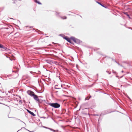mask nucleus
Instances as JSON below:
<instances>
[{"label":"nucleus","mask_w":132,"mask_h":132,"mask_svg":"<svg viewBox=\"0 0 132 132\" xmlns=\"http://www.w3.org/2000/svg\"><path fill=\"white\" fill-rule=\"evenodd\" d=\"M113 73H116V72H114V71H113Z\"/></svg>","instance_id":"obj_15"},{"label":"nucleus","mask_w":132,"mask_h":132,"mask_svg":"<svg viewBox=\"0 0 132 132\" xmlns=\"http://www.w3.org/2000/svg\"><path fill=\"white\" fill-rule=\"evenodd\" d=\"M64 18H63L62 17V18L63 19H65L67 18V17L66 16H64Z\"/></svg>","instance_id":"obj_12"},{"label":"nucleus","mask_w":132,"mask_h":132,"mask_svg":"<svg viewBox=\"0 0 132 132\" xmlns=\"http://www.w3.org/2000/svg\"><path fill=\"white\" fill-rule=\"evenodd\" d=\"M124 14H126L128 16L129 18H130L129 16V14H127L126 12L124 13Z\"/></svg>","instance_id":"obj_11"},{"label":"nucleus","mask_w":132,"mask_h":132,"mask_svg":"<svg viewBox=\"0 0 132 132\" xmlns=\"http://www.w3.org/2000/svg\"><path fill=\"white\" fill-rule=\"evenodd\" d=\"M35 2L37 3H38V4H41V3H40L39 2H38L37 0H35Z\"/></svg>","instance_id":"obj_10"},{"label":"nucleus","mask_w":132,"mask_h":132,"mask_svg":"<svg viewBox=\"0 0 132 132\" xmlns=\"http://www.w3.org/2000/svg\"><path fill=\"white\" fill-rule=\"evenodd\" d=\"M94 115H95V116H98V115H96V114H94Z\"/></svg>","instance_id":"obj_16"},{"label":"nucleus","mask_w":132,"mask_h":132,"mask_svg":"<svg viewBox=\"0 0 132 132\" xmlns=\"http://www.w3.org/2000/svg\"><path fill=\"white\" fill-rule=\"evenodd\" d=\"M121 72H123V71H122Z\"/></svg>","instance_id":"obj_18"},{"label":"nucleus","mask_w":132,"mask_h":132,"mask_svg":"<svg viewBox=\"0 0 132 132\" xmlns=\"http://www.w3.org/2000/svg\"><path fill=\"white\" fill-rule=\"evenodd\" d=\"M27 93L28 95L31 96H32L33 95V94H34V93L33 92L30 90H28L27 91Z\"/></svg>","instance_id":"obj_4"},{"label":"nucleus","mask_w":132,"mask_h":132,"mask_svg":"<svg viewBox=\"0 0 132 132\" xmlns=\"http://www.w3.org/2000/svg\"><path fill=\"white\" fill-rule=\"evenodd\" d=\"M64 38L67 40L68 42H70V43H71V41L70 39L68 38L67 36L65 37Z\"/></svg>","instance_id":"obj_6"},{"label":"nucleus","mask_w":132,"mask_h":132,"mask_svg":"<svg viewBox=\"0 0 132 132\" xmlns=\"http://www.w3.org/2000/svg\"><path fill=\"white\" fill-rule=\"evenodd\" d=\"M106 72L108 73L109 74H111V73L110 72H109V71H107Z\"/></svg>","instance_id":"obj_13"},{"label":"nucleus","mask_w":132,"mask_h":132,"mask_svg":"<svg viewBox=\"0 0 132 132\" xmlns=\"http://www.w3.org/2000/svg\"><path fill=\"white\" fill-rule=\"evenodd\" d=\"M128 97V98H129V97L128 96V97Z\"/></svg>","instance_id":"obj_17"},{"label":"nucleus","mask_w":132,"mask_h":132,"mask_svg":"<svg viewBox=\"0 0 132 132\" xmlns=\"http://www.w3.org/2000/svg\"><path fill=\"white\" fill-rule=\"evenodd\" d=\"M49 105L54 108H58L60 106V104L57 103H50L49 104Z\"/></svg>","instance_id":"obj_1"},{"label":"nucleus","mask_w":132,"mask_h":132,"mask_svg":"<svg viewBox=\"0 0 132 132\" xmlns=\"http://www.w3.org/2000/svg\"><path fill=\"white\" fill-rule=\"evenodd\" d=\"M118 64H119V65H120L118 63Z\"/></svg>","instance_id":"obj_19"},{"label":"nucleus","mask_w":132,"mask_h":132,"mask_svg":"<svg viewBox=\"0 0 132 132\" xmlns=\"http://www.w3.org/2000/svg\"><path fill=\"white\" fill-rule=\"evenodd\" d=\"M56 86H56H56H55V88H56V89L58 88H57V87H56Z\"/></svg>","instance_id":"obj_14"},{"label":"nucleus","mask_w":132,"mask_h":132,"mask_svg":"<svg viewBox=\"0 0 132 132\" xmlns=\"http://www.w3.org/2000/svg\"><path fill=\"white\" fill-rule=\"evenodd\" d=\"M43 127L44 128H46V129H49V130H50L51 131H53L54 132H56V131H55V130H54V129H52V128H49L47 127H45V126H44Z\"/></svg>","instance_id":"obj_8"},{"label":"nucleus","mask_w":132,"mask_h":132,"mask_svg":"<svg viewBox=\"0 0 132 132\" xmlns=\"http://www.w3.org/2000/svg\"><path fill=\"white\" fill-rule=\"evenodd\" d=\"M32 96H33L34 99L36 100L38 102L39 101V99L37 96L35 95L34 94H33V95Z\"/></svg>","instance_id":"obj_3"},{"label":"nucleus","mask_w":132,"mask_h":132,"mask_svg":"<svg viewBox=\"0 0 132 132\" xmlns=\"http://www.w3.org/2000/svg\"><path fill=\"white\" fill-rule=\"evenodd\" d=\"M27 111L28 113H29L30 114L34 116H36V115L33 112L30 111L29 110L27 109Z\"/></svg>","instance_id":"obj_7"},{"label":"nucleus","mask_w":132,"mask_h":132,"mask_svg":"<svg viewBox=\"0 0 132 132\" xmlns=\"http://www.w3.org/2000/svg\"><path fill=\"white\" fill-rule=\"evenodd\" d=\"M71 39L75 43H76L77 44H79L80 43V40L75 38L74 37H71Z\"/></svg>","instance_id":"obj_2"},{"label":"nucleus","mask_w":132,"mask_h":132,"mask_svg":"<svg viewBox=\"0 0 132 132\" xmlns=\"http://www.w3.org/2000/svg\"><path fill=\"white\" fill-rule=\"evenodd\" d=\"M2 47L0 48H2L3 49L1 50L2 51H7L8 49L6 47H5L3 46L2 45Z\"/></svg>","instance_id":"obj_5"},{"label":"nucleus","mask_w":132,"mask_h":132,"mask_svg":"<svg viewBox=\"0 0 132 132\" xmlns=\"http://www.w3.org/2000/svg\"><path fill=\"white\" fill-rule=\"evenodd\" d=\"M96 2L98 3V4H99L100 5H101L102 6H103V7H104L105 8H106L107 7H105V6L104 5H103L101 3H100V2Z\"/></svg>","instance_id":"obj_9"}]
</instances>
